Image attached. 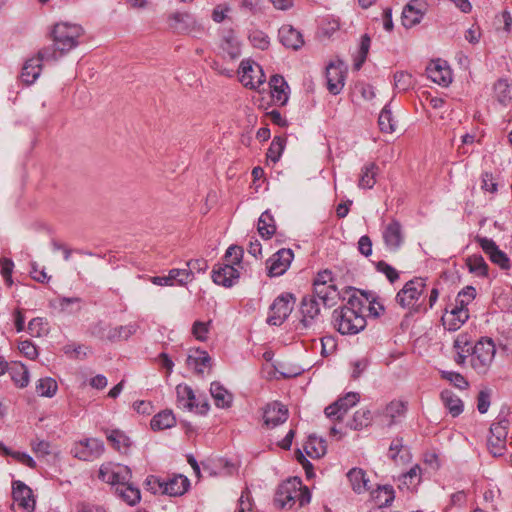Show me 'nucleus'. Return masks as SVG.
Here are the masks:
<instances>
[{"instance_id": "33", "label": "nucleus", "mask_w": 512, "mask_h": 512, "mask_svg": "<svg viewBox=\"0 0 512 512\" xmlns=\"http://www.w3.org/2000/svg\"><path fill=\"white\" fill-rule=\"evenodd\" d=\"M419 5L417 0H413L404 7L402 11V24L406 28H411L420 23L423 12L421 8L418 7Z\"/></svg>"}, {"instance_id": "18", "label": "nucleus", "mask_w": 512, "mask_h": 512, "mask_svg": "<svg viewBox=\"0 0 512 512\" xmlns=\"http://www.w3.org/2000/svg\"><path fill=\"white\" fill-rule=\"evenodd\" d=\"M427 77L443 87L448 86L452 81V73L445 61L440 59L431 61L426 68Z\"/></svg>"}, {"instance_id": "10", "label": "nucleus", "mask_w": 512, "mask_h": 512, "mask_svg": "<svg viewBox=\"0 0 512 512\" xmlns=\"http://www.w3.org/2000/svg\"><path fill=\"white\" fill-rule=\"evenodd\" d=\"M301 480L289 479L279 485L274 503L279 508H291L296 503L297 494H301Z\"/></svg>"}, {"instance_id": "48", "label": "nucleus", "mask_w": 512, "mask_h": 512, "mask_svg": "<svg viewBox=\"0 0 512 512\" xmlns=\"http://www.w3.org/2000/svg\"><path fill=\"white\" fill-rule=\"evenodd\" d=\"M378 124L382 132L393 133L395 131V121L387 105L380 112Z\"/></svg>"}, {"instance_id": "39", "label": "nucleus", "mask_w": 512, "mask_h": 512, "mask_svg": "<svg viewBox=\"0 0 512 512\" xmlns=\"http://www.w3.org/2000/svg\"><path fill=\"white\" fill-rule=\"evenodd\" d=\"M405 412V403L402 401L394 400L386 406L383 412V417L387 420V425L392 426L397 422L398 418L404 416Z\"/></svg>"}, {"instance_id": "12", "label": "nucleus", "mask_w": 512, "mask_h": 512, "mask_svg": "<svg viewBox=\"0 0 512 512\" xmlns=\"http://www.w3.org/2000/svg\"><path fill=\"white\" fill-rule=\"evenodd\" d=\"M360 400L358 393L349 392L325 408V415L331 420H342L347 411L355 406Z\"/></svg>"}, {"instance_id": "14", "label": "nucleus", "mask_w": 512, "mask_h": 512, "mask_svg": "<svg viewBox=\"0 0 512 512\" xmlns=\"http://www.w3.org/2000/svg\"><path fill=\"white\" fill-rule=\"evenodd\" d=\"M294 254L291 249H280L266 261V268L270 277L282 275L290 266Z\"/></svg>"}, {"instance_id": "17", "label": "nucleus", "mask_w": 512, "mask_h": 512, "mask_svg": "<svg viewBox=\"0 0 512 512\" xmlns=\"http://www.w3.org/2000/svg\"><path fill=\"white\" fill-rule=\"evenodd\" d=\"M357 293L353 294L361 303V312L368 310V315L371 317H380L383 315L385 308L380 299L373 293L372 290H356Z\"/></svg>"}, {"instance_id": "46", "label": "nucleus", "mask_w": 512, "mask_h": 512, "mask_svg": "<svg viewBox=\"0 0 512 512\" xmlns=\"http://www.w3.org/2000/svg\"><path fill=\"white\" fill-rule=\"evenodd\" d=\"M372 497L379 507L389 506L394 500V490L391 486H379L372 492Z\"/></svg>"}, {"instance_id": "22", "label": "nucleus", "mask_w": 512, "mask_h": 512, "mask_svg": "<svg viewBox=\"0 0 512 512\" xmlns=\"http://www.w3.org/2000/svg\"><path fill=\"white\" fill-rule=\"evenodd\" d=\"M469 318L468 309L448 305L442 317L443 325L450 331L459 329Z\"/></svg>"}, {"instance_id": "36", "label": "nucleus", "mask_w": 512, "mask_h": 512, "mask_svg": "<svg viewBox=\"0 0 512 512\" xmlns=\"http://www.w3.org/2000/svg\"><path fill=\"white\" fill-rule=\"evenodd\" d=\"M222 49L231 59H236L241 55V43L233 30L224 31Z\"/></svg>"}, {"instance_id": "1", "label": "nucleus", "mask_w": 512, "mask_h": 512, "mask_svg": "<svg viewBox=\"0 0 512 512\" xmlns=\"http://www.w3.org/2000/svg\"><path fill=\"white\" fill-rule=\"evenodd\" d=\"M84 30L78 24L60 22L54 25L51 32L53 44L41 49L42 57L57 61L64 54L78 46Z\"/></svg>"}, {"instance_id": "9", "label": "nucleus", "mask_w": 512, "mask_h": 512, "mask_svg": "<svg viewBox=\"0 0 512 512\" xmlns=\"http://www.w3.org/2000/svg\"><path fill=\"white\" fill-rule=\"evenodd\" d=\"M295 298L290 293L278 296L270 306L267 323L272 326H280L288 318L293 310Z\"/></svg>"}, {"instance_id": "56", "label": "nucleus", "mask_w": 512, "mask_h": 512, "mask_svg": "<svg viewBox=\"0 0 512 512\" xmlns=\"http://www.w3.org/2000/svg\"><path fill=\"white\" fill-rule=\"evenodd\" d=\"M467 265L472 273L484 276L487 273L488 266L481 256L473 255L468 258Z\"/></svg>"}, {"instance_id": "41", "label": "nucleus", "mask_w": 512, "mask_h": 512, "mask_svg": "<svg viewBox=\"0 0 512 512\" xmlns=\"http://www.w3.org/2000/svg\"><path fill=\"white\" fill-rule=\"evenodd\" d=\"M9 373L15 385L19 388H25L29 384V371L22 363H14L9 368Z\"/></svg>"}, {"instance_id": "11", "label": "nucleus", "mask_w": 512, "mask_h": 512, "mask_svg": "<svg viewBox=\"0 0 512 512\" xmlns=\"http://www.w3.org/2000/svg\"><path fill=\"white\" fill-rule=\"evenodd\" d=\"M428 290H399L396 302L405 309L411 311H426V298Z\"/></svg>"}, {"instance_id": "35", "label": "nucleus", "mask_w": 512, "mask_h": 512, "mask_svg": "<svg viewBox=\"0 0 512 512\" xmlns=\"http://www.w3.org/2000/svg\"><path fill=\"white\" fill-rule=\"evenodd\" d=\"M210 393L218 408H229L233 401V395L219 382H212Z\"/></svg>"}, {"instance_id": "3", "label": "nucleus", "mask_w": 512, "mask_h": 512, "mask_svg": "<svg viewBox=\"0 0 512 512\" xmlns=\"http://www.w3.org/2000/svg\"><path fill=\"white\" fill-rule=\"evenodd\" d=\"M320 323V304L314 292L304 296L300 304V319L296 329L304 332L315 330Z\"/></svg>"}, {"instance_id": "2", "label": "nucleus", "mask_w": 512, "mask_h": 512, "mask_svg": "<svg viewBox=\"0 0 512 512\" xmlns=\"http://www.w3.org/2000/svg\"><path fill=\"white\" fill-rule=\"evenodd\" d=\"M332 323L342 335H356L364 330L367 322L360 301L350 296L346 304L333 311Z\"/></svg>"}, {"instance_id": "45", "label": "nucleus", "mask_w": 512, "mask_h": 512, "mask_svg": "<svg viewBox=\"0 0 512 512\" xmlns=\"http://www.w3.org/2000/svg\"><path fill=\"white\" fill-rule=\"evenodd\" d=\"M138 329L137 324H128L125 326H119L115 328H110L105 335V337L109 340L116 341V340H126L131 335H133Z\"/></svg>"}, {"instance_id": "49", "label": "nucleus", "mask_w": 512, "mask_h": 512, "mask_svg": "<svg viewBox=\"0 0 512 512\" xmlns=\"http://www.w3.org/2000/svg\"><path fill=\"white\" fill-rule=\"evenodd\" d=\"M319 304L325 307H333L337 304L340 295L338 290H315Z\"/></svg>"}, {"instance_id": "57", "label": "nucleus", "mask_w": 512, "mask_h": 512, "mask_svg": "<svg viewBox=\"0 0 512 512\" xmlns=\"http://www.w3.org/2000/svg\"><path fill=\"white\" fill-rule=\"evenodd\" d=\"M47 331V323L43 318H34L28 324V332L32 337H41L45 335Z\"/></svg>"}, {"instance_id": "55", "label": "nucleus", "mask_w": 512, "mask_h": 512, "mask_svg": "<svg viewBox=\"0 0 512 512\" xmlns=\"http://www.w3.org/2000/svg\"><path fill=\"white\" fill-rule=\"evenodd\" d=\"M413 85L412 75L399 71L394 74V86L399 92L407 91Z\"/></svg>"}, {"instance_id": "5", "label": "nucleus", "mask_w": 512, "mask_h": 512, "mask_svg": "<svg viewBox=\"0 0 512 512\" xmlns=\"http://www.w3.org/2000/svg\"><path fill=\"white\" fill-rule=\"evenodd\" d=\"M177 407L183 410H196L200 414H206L209 410V403L204 395H197L187 384L176 386Z\"/></svg>"}, {"instance_id": "32", "label": "nucleus", "mask_w": 512, "mask_h": 512, "mask_svg": "<svg viewBox=\"0 0 512 512\" xmlns=\"http://www.w3.org/2000/svg\"><path fill=\"white\" fill-rule=\"evenodd\" d=\"M444 407L452 417L459 416L464 410L463 401L451 390H443L440 394Z\"/></svg>"}, {"instance_id": "23", "label": "nucleus", "mask_w": 512, "mask_h": 512, "mask_svg": "<svg viewBox=\"0 0 512 512\" xmlns=\"http://www.w3.org/2000/svg\"><path fill=\"white\" fill-rule=\"evenodd\" d=\"M288 418V409L279 402L268 404L264 410L263 419L267 427L273 428L284 423Z\"/></svg>"}, {"instance_id": "24", "label": "nucleus", "mask_w": 512, "mask_h": 512, "mask_svg": "<svg viewBox=\"0 0 512 512\" xmlns=\"http://www.w3.org/2000/svg\"><path fill=\"white\" fill-rule=\"evenodd\" d=\"M239 276V271L235 266L226 264L213 270L212 279L216 285L231 287Z\"/></svg>"}, {"instance_id": "59", "label": "nucleus", "mask_w": 512, "mask_h": 512, "mask_svg": "<svg viewBox=\"0 0 512 512\" xmlns=\"http://www.w3.org/2000/svg\"><path fill=\"white\" fill-rule=\"evenodd\" d=\"M441 376L459 389H466L469 386L468 381L458 372L442 371Z\"/></svg>"}, {"instance_id": "21", "label": "nucleus", "mask_w": 512, "mask_h": 512, "mask_svg": "<svg viewBox=\"0 0 512 512\" xmlns=\"http://www.w3.org/2000/svg\"><path fill=\"white\" fill-rule=\"evenodd\" d=\"M54 62V60H47L42 57L41 50L36 57L28 59L23 65L20 78L22 82L27 85L33 84L40 76L42 70V62Z\"/></svg>"}, {"instance_id": "37", "label": "nucleus", "mask_w": 512, "mask_h": 512, "mask_svg": "<svg viewBox=\"0 0 512 512\" xmlns=\"http://www.w3.org/2000/svg\"><path fill=\"white\" fill-rule=\"evenodd\" d=\"M115 492L130 506L136 505L141 499L140 490L128 483V481H125L122 485L115 487Z\"/></svg>"}, {"instance_id": "62", "label": "nucleus", "mask_w": 512, "mask_h": 512, "mask_svg": "<svg viewBox=\"0 0 512 512\" xmlns=\"http://www.w3.org/2000/svg\"><path fill=\"white\" fill-rule=\"evenodd\" d=\"M507 427L508 421L506 419L492 423L490 427V436L497 438V440H499V438L506 440L508 434Z\"/></svg>"}, {"instance_id": "40", "label": "nucleus", "mask_w": 512, "mask_h": 512, "mask_svg": "<svg viewBox=\"0 0 512 512\" xmlns=\"http://www.w3.org/2000/svg\"><path fill=\"white\" fill-rule=\"evenodd\" d=\"M303 448L306 454L311 458H320L326 453L325 441L316 436H309Z\"/></svg>"}, {"instance_id": "61", "label": "nucleus", "mask_w": 512, "mask_h": 512, "mask_svg": "<svg viewBox=\"0 0 512 512\" xmlns=\"http://www.w3.org/2000/svg\"><path fill=\"white\" fill-rule=\"evenodd\" d=\"M0 267H1L0 273L4 279V284L7 286H11L13 284V280H12V272H13V268H14L13 261L8 258H2L0 260Z\"/></svg>"}, {"instance_id": "26", "label": "nucleus", "mask_w": 512, "mask_h": 512, "mask_svg": "<svg viewBox=\"0 0 512 512\" xmlns=\"http://www.w3.org/2000/svg\"><path fill=\"white\" fill-rule=\"evenodd\" d=\"M388 457L397 465H403L410 462L412 455L410 449L404 445L403 439L394 438L389 446Z\"/></svg>"}, {"instance_id": "47", "label": "nucleus", "mask_w": 512, "mask_h": 512, "mask_svg": "<svg viewBox=\"0 0 512 512\" xmlns=\"http://www.w3.org/2000/svg\"><path fill=\"white\" fill-rule=\"evenodd\" d=\"M371 412L369 409L361 408L354 413L353 420L349 426L354 430H360L371 423Z\"/></svg>"}, {"instance_id": "52", "label": "nucleus", "mask_w": 512, "mask_h": 512, "mask_svg": "<svg viewBox=\"0 0 512 512\" xmlns=\"http://www.w3.org/2000/svg\"><path fill=\"white\" fill-rule=\"evenodd\" d=\"M401 483L406 485L409 489L411 486H416L421 481V468L419 465H414L401 476Z\"/></svg>"}, {"instance_id": "13", "label": "nucleus", "mask_w": 512, "mask_h": 512, "mask_svg": "<svg viewBox=\"0 0 512 512\" xmlns=\"http://www.w3.org/2000/svg\"><path fill=\"white\" fill-rule=\"evenodd\" d=\"M103 451V443L95 438L82 440L76 443L72 449L74 456L84 461H92L98 458Z\"/></svg>"}, {"instance_id": "64", "label": "nucleus", "mask_w": 512, "mask_h": 512, "mask_svg": "<svg viewBox=\"0 0 512 512\" xmlns=\"http://www.w3.org/2000/svg\"><path fill=\"white\" fill-rule=\"evenodd\" d=\"M145 483L147 489L151 491L153 494H164V479H160L156 476H148Z\"/></svg>"}, {"instance_id": "27", "label": "nucleus", "mask_w": 512, "mask_h": 512, "mask_svg": "<svg viewBox=\"0 0 512 512\" xmlns=\"http://www.w3.org/2000/svg\"><path fill=\"white\" fill-rule=\"evenodd\" d=\"M352 490L357 494H363L371 489L369 478L361 468H352L347 473Z\"/></svg>"}, {"instance_id": "16", "label": "nucleus", "mask_w": 512, "mask_h": 512, "mask_svg": "<svg viewBox=\"0 0 512 512\" xmlns=\"http://www.w3.org/2000/svg\"><path fill=\"white\" fill-rule=\"evenodd\" d=\"M99 478L117 487L129 481L130 471L126 466L106 464L100 467Z\"/></svg>"}, {"instance_id": "58", "label": "nucleus", "mask_w": 512, "mask_h": 512, "mask_svg": "<svg viewBox=\"0 0 512 512\" xmlns=\"http://www.w3.org/2000/svg\"><path fill=\"white\" fill-rule=\"evenodd\" d=\"M211 321L203 322V321H195L192 325V334L193 336L202 342H205L208 339V333L210 330Z\"/></svg>"}, {"instance_id": "25", "label": "nucleus", "mask_w": 512, "mask_h": 512, "mask_svg": "<svg viewBox=\"0 0 512 512\" xmlns=\"http://www.w3.org/2000/svg\"><path fill=\"white\" fill-rule=\"evenodd\" d=\"M278 36L280 42L287 48L298 50L304 45L302 34L291 25H283Z\"/></svg>"}, {"instance_id": "28", "label": "nucleus", "mask_w": 512, "mask_h": 512, "mask_svg": "<svg viewBox=\"0 0 512 512\" xmlns=\"http://www.w3.org/2000/svg\"><path fill=\"white\" fill-rule=\"evenodd\" d=\"M13 498L19 506L25 509H34L35 500L32 490L21 481L13 483Z\"/></svg>"}, {"instance_id": "15", "label": "nucleus", "mask_w": 512, "mask_h": 512, "mask_svg": "<svg viewBox=\"0 0 512 512\" xmlns=\"http://www.w3.org/2000/svg\"><path fill=\"white\" fill-rule=\"evenodd\" d=\"M346 67L342 61L331 62L326 68L327 88L337 95L344 87Z\"/></svg>"}, {"instance_id": "50", "label": "nucleus", "mask_w": 512, "mask_h": 512, "mask_svg": "<svg viewBox=\"0 0 512 512\" xmlns=\"http://www.w3.org/2000/svg\"><path fill=\"white\" fill-rule=\"evenodd\" d=\"M80 299L76 297L58 298L51 301V306L62 312H73L79 308Z\"/></svg>"}, {"instance_id": "31", "label": "nucleus", "mask_w": 512, "mask_h": 512, "mask_svg": "<svg viewBox=\"0 0 512 512\" xmlns=\"http://www.w3.org/2000/svg\"><path fill=\"white\" fill-rule=\"evenodd\" d=\"M187 365L198 374H203L207 368L211 367V357L206 351L197 349L188 355Z\"/></svg>"}, {"instance_id": "53", "label": "nucleus", "mask_w": 512, "mask_h": 512, "mask_svg": "<svg viewBox=\"0 0 512 512\" xmlns=\"http://www.w3.org/2000/svg\"><path fill=\"white\" fill-rule=\"evenodd\" d=\"M248 38L253 47L261 50L268 49L270 45V40L267 34L258 29L251 31Z\"/></svg>"}, {"instance_id": "60", "label": "nucleus", "mask_w": 512, "mask_h": 512, "mask_svg": "<svg viewBox=\"0 0 512 512\" xmlns=\"http://www.w3.org/2000/svg\"><path fill=\"white\" fill-rule=\"evenodd\" d=\"M475 296V290H460L455 298V302L450 303L449 305L467 309L466 306L475 298Z\"/></svg>"}, {"instance_id": "4", "label": "nucleus", "mask_w": 512, "mask_h": 512, "mask_svg": "<svg viewBox=\"0 0 512 512\" xmlns=\"http://www.w3.org/2000/svg\"><path fill=\"white\" fill-rule=\"evenodd\" d=\"M495 345L491 339L479 340L471 349L470 363L478 374H485L494 359Z\"/></svg>"}, {"instance_id": "42", "label": "nucleus", "mask_w": 512, "mask_h": 512, "mask_svg": "<svg viewBox=\"0 0 512 512\" xmlns=\"http://www.w3.org/2000/svg\"><path fill=\"white\" fill-rule=\"evenodd\" d=\"M107 439L112 446L121 453H127L131 445L129 437L120 430H111L107 434Z\"/></svg>"}, {"instance_id": "30", "label": "nucleus", "mask_w": 512, "mask_h": 512, "mask_svg": "<svg viewBox=\"0 0 512 512\" xmlns=\"http://www.w3.org/2000/svg\"><path fill=\"white\" fill-rule=\"evenodd\" d=\"M269 85L271 88L272 98L281 105H284L288 100L287 91L289 89L285 79L281 75H273L270 78Z\"/></svg>"}, {"instance_id": "20", "label": "nucleus", "mask_w": 512, "mask_h": 512, "mask_svg": "<svg viewBox=\"0 0 512 512\" xmlns=\"http://www.w3.org/2000/svg\"><path fill=\"white\" fill-rule=\"evenodd\" d=\"M382 236L387 249L390 251H397L404 242L402 226L395 219L384 227Z\"/></svg>"}, {"instance_id": "34", "label": "nucleus", "mask_w": 512, "mask_h": 512, "mask_svg": "<svg viewBox=\"0 0 512 512\" xmlns=\"http://www.w3.org/2000/svg\"><path fill=\"white\" fill-rule=\"evenodd\" d=\"M189 487V480L187 477L178 475L165 480L163 486L164 494L169 496H181Z\"/></svg>"}, {"instance_id": "63", "label": "nucleus", "mask_w": 512, "mask_h": 512, "mask_svg": "<svg viewBox=\"0 0 512 512\" xmlns=\"http://www.w3.org/2000/svg\"><path fill=\"white\" fill-rule=\"evenodd\" d=\"M242 257H243V249L237 245L230 246L225 253V258L233 266L239 265Z\"/></svg>"}, {"instance_id": "43", "label": "nucleus", "mask_w": 512, "mask_h": 512, "mask_svg": "<svg viewBox=\"0 0 512 512\" xmlns=\"http://www.w3.org/2000/svg\"><path fill=\"white\" fill-rule=\"evenodd\" d=\"M35 389L39 396L51 398L57 393L58 384L55 379L44 377L36 382Z\"/></svg>"}, {"instance_id": "19", "label": "nucleus", "mask_w": 512, "mask_h": 512, "mask_svg": "<svg viewBox=\"0 0 512 512\" xmlns=\"http://www.w3.org/2000/svg\"><path fill=\"white\" fill-rule=\"evenodd\" d=\"M478 243L485 254L488 255L491 262L498 265L502 269L509 268L510 260L505 252L499 249L492 239L486 237L478 238Z\"/></svg>"}, {"instance_id": "6", "label": "nucleus", "mask_w": 512, "mask_h": 512, "mask_svg": "<svg viewBox=\"0 0 512 512\" xmlns=\"http://www.w3.org/2000/svg\"><path fill=\"white\" fill-rule=\"evenodd\" d=\"M168 26L179 34H189L199 37L204 33L203 25L189 13L176 12L169 16Z\"/></svg>"}, {"instance_id": "54", "label": "nucleus", "mask_w": 512, "mask_h": 512, "mask_svg": "<svg viewBox=\"0 0 512 512\" xmlns=\"http://www.w3.org/2000/svg\"><path fill=\"white\" fill-rule=\"evenodd\" d=\"M494 92L497 100L506 105L511 99V90L508 83L504 80H499L494 85Z\"/></svg>"}, {"instance_id": "44", "label": "nucleus", "mask_w": 512, "mask_h": 512, "mask_svg": "<svg viewBox=\"0 0 512 512\" xmlns=\"http://www.w3.org/2000/svg\"><path fill=\"white\" fill-rule=\"evenodd\" d=\"M275 231L276 226L273 216L269 213V211L263 212L258 220L259 234L263 238L269 239L275 233Z\"/></svg>"}, {"instance_id": "29", "label": "nucleus", "mask_w": 512, "mask_h": 512, "mask_svg": "<svg viewBox=\"0 0 512 512\" xmlns=\"http://www.w3.org/2000/svg\"><path fill=\"white\" fill-rule=\"evenodd\" d=\"M378 173L379 167L375 162L365 163L359 174L358 187L360 189H372L376 184Z\"/></svg>"}, {"instance_id": "8", "label": "nucleus", "mask_w": 512, "mask_h": 512, "mask_svg": "<svg viewBox=\"0 0 512 512\" xmlns=\"http://www.w3.org/2000/svg\"><path fill=\"white\" fill-rule=\"evenodd\" d=\"M239 81L249 89H257L266 81L262 67L251 59H243L238 68Z\"/></svg>"}, {"instance_id": "7", "label": "nucleus", "mask_w": 512, "mask_h": 512, "mask_svg": "<svg viewBox=\"0 0 512 512\" xmlns=\"http://www.w3.org/2000/svg\"><path fill=\"white\" fill-rule=\"evenodd\" d=\"M194 274L190 269H171L167 275L143 277L144 285L186 286L192 282Z\"/></svg>"}, {"instance_id": "38", "label": "nucleus", "mask_w": 512, "mask_h": 512, "mask_svg": "<svg viewBox=\"0 0 512 512\" xmlns=\"http://www.w3.org/2000/svg\"><path fill=\"white\" fill-rule=\"evenodd\" d=\"M176 424V418L171 410H163L156 414L150 422L151 429L154 431L169 429Z\"/></svg>"}, {"instance_id": "51", "label": "nucleus", "mask_w": 512, "mask_h": 512, "mask_svg": "<svg viewBox=\"0 0 512 512\" xmlns=\"http://www.w3.org/2000/svg\"><path fill=\"white\" fill-rule=\"evenodd\" d=\"M284 146H285V139H283L281 137H275L272 140V142L268 148V151L266 154L267 159L273 163H276L280 159V157L284 151Z\"/></svg>"}]
</instances>
